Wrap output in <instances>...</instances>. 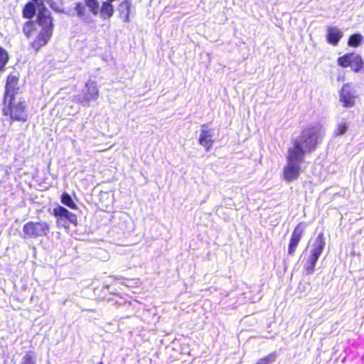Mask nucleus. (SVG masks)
Segmentation results:
<instances>
[{"label": "nucleus", "mask_w": 364, "mask_h": 364, "mask_svg": "<svg viewBox=\"0 0 364 364\" xmlns=\"http://www.w3.org/2000/svg\"><path fill=\"white\" fill-rule=\"evenodd\" d=\"M321 137V133L316 127H304L300 135L293 139V146L288 149L287 155L304 158L306 154L316 150Z\"/></svg>", "instance_id": "7ed1b4c3"}, {"label": "nucleus", "mask_w": 364, "mask_h": 364, "mask_svg": "<svg viewBox=\"0 0 364 364\" xmlns=\"http://www.w3.org/2000/svg\"><path fill=\"white\" fill-rule=\"evenodd\" d=\"M343 37L342 31L334 26L327 27V34H326V41L329 45L337 46Z\"/></svg>", "instance_id": "4468645a"}, {"label": "nucleus", "mask_w": 364, "mask_h": 364, "mask_svg": "<svg viewBox=\"0 0 364 364\" xmlns=\"http://www.w3.org/2000/svg\"><path fill=\"white\" fill-rule=\"evenodd\" d=\"M118 0H105L104 1H107V2H115V1H117Z\"/></svg>", "instance_id": "4be33fe9"}, {"label": "nucleus", "mask_w": 364, "mask_h": 364, "mask_svg": "<svg viewBox=\"0 0 364 364\" xmlns=\"http://www.w3.org/2000/svg\"><path fill=\"white\" fill-rule=\"evenodd\" d=\"M338 96L343 107L349 108L355 106L357 95L353 89L351 82L342 85L341 89L338 91Z\"/></svg>", "instance_id": "9d476101"}, {"label": "nucleus", "mask_w": 364, "mask_h": 364, "mask_svg": "<svg viewBox=\"0 0 364 364\" xmlns=\"http://www.w3.org/2000/svg\"><path fill=\"white\" fill-rule=\"evenodd\" d=\"M8 61H9V55L5 48L0 46V72L4 71Z\"/></svg>", "instance_id": "a211bd4d"}, {"label": "nucleus", "mask_w": 364, "mask_h": 364, "mask_svg": "<svg viewBox=\"0 0 364 364\" xmlns=\"http://www.w3.org/2000/svg\"><path fill=\"white\" fill-rule=\"evenodd\" d=\"M99 91L95 81H87L85 84L82 92L77 96V102L84 104L97 99Z\"/></svg>", "instance_id": "9b49d317"}, {"label": "nucleus", "mask_w": 364, "mask_h": 364, "mask_svg": "<svg viewBox=\"0 0 364 364\" xmlns=\"http://www.w3.org/2000/svg\"><path fill=\"white\" fill-rule=\"evenodd\" d=\"M61 203L70 208L74 210L77 209V205L74 203L73 200H72L70 196L67 193H64L63 196H61Z\"/></svg>", "instance_id": "aec40b11"}, {"label": "nucleus", "mask_w": 364, "mask_h": 364, "mask_svg": "<svg viewBox=\"0 0 364 364\" xmlns=\"http://www.w3.org/2000/svg\"><path fill=\"white\" fill-rule=\"evenodd\" d=\"M304 158L300 156H287V165L284 168V179L287 182H291L299 178L301 174V164Z\"/></svg>", "instance_id": "423d86ee"}, {"label": "nucleus", "mask_w": 364, "mask_h": 364, "mask_svg": "<svg viewBox=\"0 0 364 364\" xmlns=\"http://www.w3.org/2000/svg\"><path fill=\"white\" fill-rule=\"evenodd\" d=\"M22 16L27 19L22 26L23 34L29 40V50L36 53L48 45L53 36V17L44 6L43 0H32L24 4Z\"/></svg>", "instance_id": "f257e3e1"}, {"label": "nucleus", "mask_w": 364, "mask_h": 364, "mask_svg": "<svg viewBox=\"0 0 364 364\" xmlns=\"http://www.w3.org/2000/svg\"><path fill=\"white\" fill-rule=\"evenodd\" d=\"M50 230V224L46 221H29L23 226V232L25 238H38L47 235Z\"/></svg>", "instance_id": "0eeeda50"}, {"label": "nucleus", "mask_w": 364, "mask_h": 364, "mask_svg": "<svg viewBox=\"0 0 364 364\" xmlns=\"http://www.w3.org/2000/svg\"><path fill=\"white\" fill-rule=\"evenodd\" d=\"M346 131H347V126L346 125V124L341 123V124H338L337 131H336V133H337V134L338 136H341V135L344 134Z\"/></svg>", "instance_id": "412c9836"}, {"label": "nucleus", "mask_w": 364, "mask_h": 364, "mask_svg": "<svg viewBox=\"0 0 364 364\" xmlns=\"http://www.w3.org/2000/svg\"><path fill=\"white\" fill-rule=\"evenodd\" d=\"M53 215L58 218V220H66L71 224L74 225H77V215L75 213L70 212L65 207L59 205L54 208Z\"/></svg>", "instance_id": "f8f14e48"}, {"label": "nucleus", "mask_w": 364, "mask_h": 364, "mask_svg": "<svg viewBox=\"0 0 364 364\" xmlns=\"http://www.w3.org/2000/svg\"><path fill=\"white\" fill-rule=\"evenodd\" d=\"M325 237L323 232L318 233L317 237L315 238L312 248L310 252L307 260L305 262L304 270L307 274H312L314 273L316 262L319 257H321L323 249H325Z\"/></svg>", "instance_id": "39448f33"}, {"label": "nucleus", "mask_w": 364, "mask_h": 364, "mask_svg": "<svg viewBox=\"0 0 364 364\" xmlns=\"http://www.w3.org/2000/svg\"><path fill=\"white\" fill-rule=\"evenodd\" d=\"M36 353L30 350L23 355L21 363L20 364H37L36 363Z\"/></svg>", "instance_id": "dca6fc26"}, {"label": "nucleus", "mask_w": 364, "mask_h": 364, "mask_svg": "<svg viewBox=\"0 0 364 364\" xmlns=\"http://www.w3.org/2000/svg\"><path fill=\"white\" fill-rule=\"evenodd\" d=\"M206 124L202 125V130H200V136L198 138V143L200 145L205 147L206 151H209L213 146L214 139H213V134L210 129H206Z\"/></svg>", "instance_id": "ddd939ff"}, {"label": "nucleus", "mask_w": 364, "mask_h": 364, "mask_svg": "<svg viewBox=\"0 0 364 364\" xmlns=\"http://www.w3.org/2000/svg\"><path fill=\"white\" fill-rule=\"evenodd\" d=\"M306 224L301 221L294 227L288 242L287 254L289 256H294L298 249L299 244L301 242L304 235Z\"/></svg>", "instance_id": "1a4fd4ad"}, {"label": "nucleus", "mask_w": 364, "mask_h": 364, "mask_svg": "<svg viewBox=\"0 0 364 364\" xmlns=\"http://www.w3.org/2000/svg\"><path fill=\"white\" fill-rule=\"evenodd\" d=\"M132 9V1L129 0H124L118 4L117 11L119 18L122 22H129L130 10Z\"/></svg>", "instance_id": "2eb2a0df"}, {"label": "nucleus", "mask_w": 364, "mask_h": 364, "mask_svg": "<svg viewBox=\"0 0 364 364\" xmlns=\"http://www.w3.org/2000/svg\"><path fill=\"white\" fill-rule=\"evenodd\" d=\"M337 61L339 66L343 68L350 67L355 73L362 71L364 66L362 57L356 53H346L339 57Z\"/></svg>", "instance_id": "6e6552de"}, {"label": "nucleus", "mask_w": 364, "mask_h": 364, "mask_svg": "<svg viewBox=\"0 0 364 364\" xmlns=\"http://www.w3.org/2000/svg\"><path fill=\"white\" fill-rule=\"evenodd\" d=\"M84 3L77 1L75 4L74 10L77 13V18L85 23H92V18L86 10L85 7L90 9L93 15H100L104 20L110 19L114 14V6L112 2L102 1L100 6L97 0H83Z\"/></svg>", "instance_id": "20e7f679"}, {"label": "nucleus", "mask_w": 364, "mask_h": 364, "mask_svg": "<svg viewBox=\"0 0 364 364\" xmlns=\"http://www.w3.org/2000/svg\"><path fill=\"white\" fill-rule=\"evenodd\" d=\"M344 78H345V77H342L341 78L338 77V80H343Z\"/></svg>", "instance_id": "b1692460"}, {"label": "nucleus", "mask_w": 364, "mask_h": 364, "mask_svg": "<svg viewBox=\"0 0 364 364\" xmlns=\"http://www.w3.org/2000/svg\"><path fill=\"white\" fill-rule=\"evenodd\" d=\"M95 364H104V362L101 360V361H100V362H98V363H97Z\"/></svg>", "instance_id": "5701e85b"}, {"label": "nucleus", "mask_w": 364, "mask_h": 364, "mask_svg": "<svg viewBox=\"0 0 364 364\" xmlns=\"http://www.w3.org/2000/svg\"><path fill=\"white\" fill-rule=\"evenodd\" d=\"M19 79L20 74L17 71L10 73L6 78L1 112L9 118V123H25L28 120L27 102L23 98L16 101V98L20 92Z\"/></svg>", "instance_id": "f03ea898"}, {"label": "nucleus", "mask_w": 364, "mask_h": 364, "mask_svg": "<svg viewBox=\"0 0 364 364\" xmlns=\"http://www.w3.org/2000/svg\"><path fill=\"white\" fill-rule=\"evenodd\" d=\"M277 352L271 353L265 357L258 359L257 363L255 364H270L271 363L274 362L275 359H277Z\"/></svg>", "instance_id": "6ab92c4d"}, {"label": "nucleus", "mask_w": 364, "mask_h": 364, "mask_svg": "<svg viewBox=\"0 0 364 364\" xmlns=\"http://www.w3.org/2000/svg\"><path fill=\"white\" fill-rule=\"evenodd\" d=\"M363 41V36L360 33H353L348 38V45L352 48H357Z\"/></svg>", "instance_id": "f3484780"}]
</instances>
